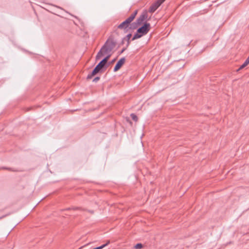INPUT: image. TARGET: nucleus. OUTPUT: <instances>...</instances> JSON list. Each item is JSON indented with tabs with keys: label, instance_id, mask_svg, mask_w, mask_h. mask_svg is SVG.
Segmentation results:
<instances>
[{
	"label": "nucleus",
	"instance_id": "nucleus-15",
	"mask_svg": "<svg viewBox=\"0 0 249 249\" xmlns=\"http://www.w3.org/2000/svg\"><path fill=\"white\" fill-rule=\"evenodd\" d=\"M134 248L136 249H141L142 248V245L141 243H138L135 246Z\"/></svg>",
	"mask_w": 249,
	"mask_h": 249
},
{
	"label": "nucleus",
	"instance_id": "nucleus-5",
	"mask_svg": "<svg viewBox=\"0 0 249 249\" xmlns=\"http://www.w3.org/2000/svg\"><path fill=\"white\" fill-rule=\"evenodd\" d=\"M148 18V13L146 10L142 12L140 17L137 19L136 21L140 25L143 23V21L147 19Z\"/></svg>",
	"mask_w": 249,
	"mask_h": 249
},
{
	"label": "nucleus",
	"instance_id": "nucleus-12",
	"mask_svg": "<svg viewBox=\"0 0 249 249\" xmlns=\"http://www.w3.org/2000/svg\"><path fill=\"white\" fill-rule=\"evenodd\" d=\"M138 11L135 10L129 17V18H130V19L133 21L134 19L135 18L137 14Z\"/></svg>",
	"mask_w": 249,
	"mask_h": 249
},
{
	"label": "nucleus",
	"instance_id": "nucleus-3",
	"mask_svg": "<svg viewBox=\"0 0 249 249\" xmlns=\"http://www.w3.org/2000/svg\"><path fill=\"white\" fill-rule=\"evenodd\" d=\"M132 21L130 18H127L124 21L119 24L117 28L118 29L124 30V32L126 33L129 30V25Z\"/></svg>",
	"mask_w": 249,
	"mask_h": 249
},
{
	"label": "nucleus",
	"instance_id": "nucleus-16",
	"mask_svg": "<svg viewBox=\"0 0 249 249\" xmlns=\"http://www.w3.org/2000/svg\"><path fill=\"white\" fill-rule=\"evenodd\" d=\"M127 47H126V46L125 47H124L122 50L120 51L119 54L122 53L124 51H125Z\"/></svg>",
	"mask_w": 249,
	"mask_h": 249
},
{
	"label": "nucleus",
	"instance_id": "nucleus-9",
	"mask_svg": "<svg viewBox=\"0 0 249 249\" xmlns=\"http://www.w3.org/2000/svg\"><path fill=\"white\" fill-rule=\"evenodd\" d=\"M140 24L136 20L135 22H131L129 25V30H135L137 29Z\"/></svg>",
	"mask_w": 249,
	"mask_h": 249
},
{
	"label": "nucleus",
	"instance_id": "nucleus-18",
	"mask_svg": "<svg viewBox=\"0 0 249 249\" xmlns=\"http://www.w3.org/2000/svg\"><path fill=\"white\" fill-rule=\"evenodd\" d=\"M102 62H104L105 64H107L108 60L105 57L104 58H103L102 60Z\"/></svg>",
	"mask_w": 249,
	"mask_h": 249
},
{
	"label": "nucleus",
	"instance_id": "nucleus-21",
	"mask_svg": "<svg viewBox=\"0 0 249 249\" xmlns=\"http://www.w3.org/2000/svg\"><path fill=\"white\" fill-rule=\"evenodd\" d=\"M116 60V59H114L112 61L111 63H113Z\"/></svg>",
	"mask_w": 249,
	"mask_h": 249
},
{
	"label": "nucleus",
	"instance_id": "nucleus-22",
	"mask_svg": "<svg viewBox=\"0 0 249 249\" xmlns=\"http://www.w3.org/2000/svg\"><path fill=\"white\" fill-rule=\"evenodd\" d=\"M56 7H57V8H60V9H62V8H60V7H59V6H56Z\"/></svg>",
	"mask_w": 249,
	"mask_h": 249
},
{
	"label": "nucleus",
	"instance_id": "nucleus-19",
	"mask_svg": "<svg viewBox=\"0 0 249 249\" xmlns=\"http://www.w3.org/2000/svg\"><path fill=\"white\" fill-rule=\"evenodd\" d=\"M107 55L105 57V58H106L108 60V59H109V57H110V56H111V53H107Z\"/></svg>",
	"mask_w": 249,
	"mask_h": 249
},
{
	"label": "nucleus",
	"instance_id": "nucleus-14",
	"mask_svg": "<svg viewBox=\"0 0 249 249\" xmlns=\"http://www.w3.org/2000/svg\"><path fill=\"white\" fill-rule=\"evenodd\" d=\"M130 116L133 121H134L135 122H137L138 121V117H137V115H136L135 114H134V113L131 114Z\"/></svg>",
	"mask_w": 249,
	"mask_h": 249
},
{
	"label": "nucleus",
	"instance_id": "nucleus-8",
	"mask_svg": "<svg viewBox=\"0 0 249 249\" xmlns=\"http://www.w3.org/2000/svg\"><path fill=\"white\" fill-rule=\"evenodd\" d=\"M100 70V68L96 66L91 72L88 75L87 77V79H91L94 75L98 73Z\"/></svg>",
	"mask_w": 249,
	"mask_h": 249
},
{
	"label": "nucleus",
	"instance_id": "nucleus-7",
	"mask_svg": "<svg viewBox=\"0 0 249 249\" xmlns=\"http://www.w3.org/2000/svg\"><path fill=\"white\" fill-rule=\"evenodd\" d=\"M132 36L131 34H127L125 37H124L122 40L121 44H123L125 41H126V47H128L130 43V38Z\"/></svg>",
	"mask_w": 249,
	"mask_h": 249
},
{
	"label": "nucleus",
	"instance_id": "nucleus-2",
	"mask_svg": "<svg viewBox=\"0 0 249 249\" xmlns=\"http://www.w3.org/2000/svg\"><path fill=\"white\" fill-rule=\"evenodd\" d=\"M150 29V24L149 23L145 22L140 28H139L136 34L133 36L131 40H134L142 37V36L146 35Z\"/></svg>",
	"mask_w": 249,
	"mask_h": 249
},
{
	"label": "nucleus",
	"instance_id": "nucleus-6",
	"mask_svg": "<svg viewBox=\"0 0 249 249\" xmlns=\"http://www.w3.org/2000/svg\"><path fill=\"white\" fill-rule=\"evenodd\" d=\"M125 59L124 57L121 58L115 65L113 71L116 72L118 71L124 65L125 62Z\"/></svg>",
	"mask_w": 249,
	"mask_h": 249
},
{
	"label": "nucleus",
	"instance_id": "nucleus-20",
	"mask_svg": "<svg viewBox=\"0 0 249 249\" xmlns=\"http://www.w3.org/2000/svg\"><path fill=\"white\" fill-rule=\"evenodd\" d=\"M79 208L78 207H72V208H69L67 209V210H71V209H73V210H77V209H79Z\"/></svg>",
	"mask_w": 249,
	"mask_h": 249
},
{
	"label": "nucleus",
	"instance_id": "nucleus-4",
	"mask_svg": "<svg viewBox=\"0 0 249 249\" xmlns=\"http://www.w3.org/2000/svg\"><path fill=\"white\" fill-rule=\"evenodd\" d=\"M165 0H157L151 5L149 9V12L151 13H154Z\"/></svg>",
	"mask_w": 249,
	"mask_h": 249
},
{
	"label": "nucleus",
	"instance_id": "nucleus-10",
	"mask_svg": "<svg viewBox=\"0 0 249 249\" xmlns=\"http://www.w3.org/2000/svg\"><path fill=\"white\" fill-rule=\"evenodd\" d=\"M249 64V56H248V57L247 58V59L245 61V62H244V63L240 66V67H239V68L237 70V71H240V70L243 69L244 68H245L246 66H247L248 64Z\"/></svg>",
	"mask_w": 249,
	"mask_h": 249
},
{
	"label": "nucleus",
	"instance_id": "nucleus-13",
	"mask_svg": "<svg viewBox=\"0 0 249 249\" xmlns=\"http://www.w3.org/2000/svg\"><path fill=\"white\" fill-rule=\"evenodd\" d=\"M106 64L102 62V61L101 60L97 65L96 66L98 67L99 68H100V69L101 70L105 66Z\"/></svg>",
	"mask_w": 249,
	"mask_h": 249
},
{
	"label": "nucleus",
	"instance_id": "nucleus-1",
	"mask_svg": "<svg viewBox=\"0 0 249 249\" xmlns=\"http://www.w3.org/2000/svg\"><path fill=\"white\" fill-rule=\"evenodd\" d=\"M116 45V42L113 37H109L102 47L100 50L98 52L96 56V60L100 59L105 54L111 53Z\"/></svg>",
	"mask_w": 249,
	"mask_h": 249
},
{
	"label": "nucleus",
	"instance_id": "nucleus-17",
	"mask_svg": "<svg viewBox=\"0 0 249 249\" xmlns=\"http://www.w3.org/2000/svg\"><path fill=\"white\" fill-rule=\"evenodd\" d=\"M100 79V77H96L95 78L93 79V82H97V81H99V80Z\"/></svg>",
	"mask_w": 249,
	"mask_h": 249
},
{
	"label": "nucleus",
	"instance_id": "nucleus-11",
	"mask_svg": "<svg viewBox=\"0 0 249 249\" xmlns=\"http://www.w3.org/2000/svg\"><path fill=\"white\" fill-rule=\"evenodd\" d=\"M0 169L7 170L8 171H12V172H18L19 171V170L16 169L10 168V167H4V166L0 167Z\"/></svg>",
	"mask_w": 249,
	"mask_h": 249
}]
</instances>
